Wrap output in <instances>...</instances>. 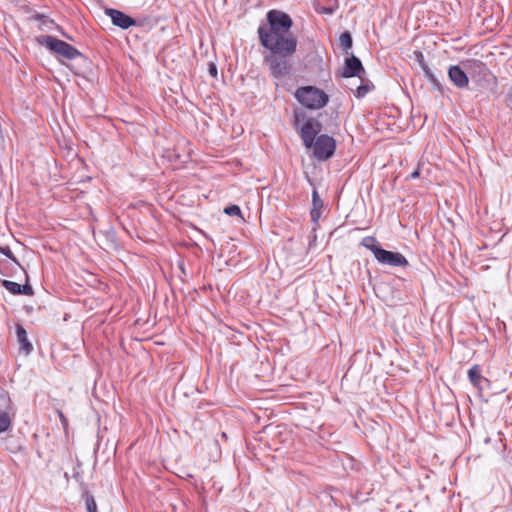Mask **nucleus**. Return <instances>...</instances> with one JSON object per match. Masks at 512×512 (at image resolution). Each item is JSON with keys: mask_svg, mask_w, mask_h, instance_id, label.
<instances>
[{"mask_svg": "<svg viewBox=\"0 0 512 512\" xmlns=\"http://www.w3.org/2000/svg\"><path fill=\"white\" fill-rule=\"evenodd\" d=\"M293 20L289 14L272 9L266 14V23L259 25L257 34L259 42L269 53L264 56L271 75L283 77L291 71L288 61L297 51L298 40L291 32Z\"/></svg>", "mask_w": 512, "mask_h": 512, "instance_id": "f257e3e1", "label": "nucleus"}, {"mask_svg": "<svg viewBox=\"0 0 512 512\" xmlns=\"http://www.w3.org/2000/svg\"><path fill=\"white\" fill-rule=\"evenodd\" d=\"M294 97L297 101L310 110H319L329 102V95L315 86H302L296 89Z\"/></svg>", "mask_w": 512, "mask_h": 512, "instance_id": "f03ea898", "label": "nucleus"}, {"mask_svg": "<svg viewBox=\"0 0 512 512\" xmlns=\"http://www.w3.org/2000/svg\"><path fill=\"white\" fill-rule=\"evenodd\" d=\"M39 42L54 53L67 59H74L79 55L78 50L72 45L53 36H43Z\"/></svg>", "mask_w": 512, "mask_h": 512, "instance_id": "7ed1b4c3", "label": "nucleus"}, {"mask_svg": "<svg viewBox=\"0 0 512 512\" xmlns=\"http://www.w3.org/2000/svg\"><path fill=\"white\" fill-rule=\"evenodd\" d=\"M313 149L314 156L320 160L324 161L333 156L336 148L335 140L328 135H320L313 141V145L311 147Z\"/></svg>", "mask_w": 512, "mask_h": 512, "instance_id": "20e7f679", "label": "nucleus"}, {"mask_svg": "<svg viewBox=\"0 0 512 512\" xmlns=\"http://www.w3.org/2000/svg\"><path fill=\"white\" fill-rule=\"evenodd\" d=\"M376 260L382 264L391 267H407L409 262L400 252L388 251L385 249L377 250Z\"/></svg>", "mask_w": 512, "mask_h": 512, "instance_id": "39448f33", "label": "nucleus"}, {"mask_svg": "<svg viewBox=\"0 0 512 512\" xmlns=\"http://www.w3.org/2000/svg\"><path fill=\"white\" fill-rule=\"evenodd\" d=\"M322 130V124L314 119H308L303 126L301 127V138L304 145L307 148H311L313 145V141L316 140V136Z\"/></svg>", "mask_w": 512, "mask_h": 512, "instance_id": "423d86ee", "label": "nucleus"}, {"mask_svg": "<svg viewBox=\"0 0 512 512\" xmlns=\"http://www.w3.org/2000/svg\"><path fill=\"white\" fill-rule=\"evenodd\" d=\"M105 14L110 17L115 26L122 29H128L129 27L136 25V21L132 17L120 10L108 8L105 10Z\"/></svg>", "mask_w": 512, "mask_h": 512, "instance_id": "0eeeda50", "label": "nucleus"}, {"mask_svg": "<svg viewBox=\"0 0 512 512\" xmlns=\"http://www.w3.org/2000/svg\"><path fill=\"white\" fill-rule=\"evenodd\" d=\"M448 77L457 88H467L469 85L468 76L458 65L449 68Z\"/></svg>", "mask_w": 512, "mask_h": 512, "instance_id": "6e6552de", "label": "nucleus"}, {"mask_svg": "<svg viewBox=\"0 0 512 512\" xmlns=\"http://www.w3.org/2000/svg\"><path fill=\"white\" fill-rule=\"evenodd\" d=\"M361 72H364L361 61L356 56H351L346 59L345 66L342 75L344 77L359 76Z\"/></svg>", "mask_w": 512, "mask_h": 512, "instance_id": "1a4fd4ad", "label": "nucleus"}, {"mask_svg": "<svg viewBox=\"0 0 512 512\" xmlns=\"http://www.w3.org/2000/svg\"><path fill=\"white\" fill-rule=\"evenodd\" d=\"M2 285L6 290L14 295L23 294L32 296L34 294L33 288L28 283L21 285L10 280H3Z\"/></svg>", "mask_w": 512, "mask_h": 512, "instance_id": "9d476101", "label": "nucleus"}, {"mask_svg": "<svg viewBox=\"0 0 512 512\" xmlns=\"http://www.w3.org/2000/svg\"><path fill=\"white\" fill-rule=\"evenodd\" d=\"M312 204L310 215L314 222H317L321 216V209L323 207V201L320 199L319 194L316 190L312 192Z\"/></svg>", "mask_w": 512, "mask_h": 512, "instance_id": "9b49d317", "label": "nucleus"}, {"mask_svg": "<svg viewBox=\"0 0 512 512\" xmlns=\"http://www.w3.org/2000/svg\"><path fill=\"white\" fill-rule=\"evenodd\" d=\"M16 334H17L18 342H19V343H20V345H21V348H22L26 353H29V352L32 350V345H31V343L28 341V338H27V332H26V330L23 328V326H21V325H17V327H16Z\"/></svg>", "mask_w": 512, "mask_h": 512, "instance_id": "f8f14e48", "label": "nucleus"}, {"mask_svg": "<svg viewBox=\"0 0 512 512\" xmlns=\"http://www.w3.org/2000/svg\"><path fill=\"white\" fill-rule=\"evenodd\" d=\"M361 245L366 249L370 250L376 258L377 250H381L382 247L378 244L377 239L374 236H366L361 240Z\"/></svg>", "mask_w": 512, "mask_h": 512, "instance_id": "ddd939ff", "label": "nucleus"}, {"mask_svg": "<svg viewBox=\"0 0 512 512\" xmlns=\"http://www.w3.org/2000/svg\"><path fill=\"white\" fill-rule=\"evenodd\" d=\"M468 377L475 387H479L483 378L480 367L478 365L472 366L468 371Z\"/></svg>", "mask_w": 512, "mask_h": 512, "instance_id": "4468645a", "label": "nucleus"}, {"mask_svg": "<svg viewBox=\"0 0 512 512\" xmlns=\"http://www.w3.org/2000/svg\"><path fill=\"white\" fill-rule=\"evenodd\" d=\"M340 46L347 52L352 47V37L349 32H344L340 36Z\"/></svg>", "mask_w": 512, "mask_h": 512, "instance_id": "2eb2a0df", "label": "nucleus"}, {"mask_svg": "<svg viewBox=\"0 0 512 512\" xmlns=\"http://www.w3.org/2000/svg\"><path fill=\"white\" fill-rule=\"evenodd\" d=\"M224 213L229 215V216H237L239 217L240 219H244L243 218V215H242V212H241V209L238 205H230V206H227L224 208Z\"/></svg>", "mask_w": 512, "mask_h": 512, "instance_id": "dca6fc26", "label": "nucleus"}, {"mask_svg": "<svg viewBox=\"0 0 512 512\" xmlns=\"http://www.w3.org/2000/svg\"><path fill=\"white\" fill-rule=\"evenodd\" d=\"M11 425V419L5 412L0 413V433L5 432Z\"/></svg>", "mask_w": 512, "mask_h": 512, "instance_id": "f3484780", "label": "nucleus"}, {"mask_svg": "<svg viewBox=\"0 0 512 512\" xmlns=\"http://www.w3.org/2000/svg\"><path fill=\"white\" fill-rule=\"evenodd\" d=\"M85 504L87 512H98L97 503L92 495L87 494L85 496Z\"/></svg>", "mask_w": 512, "mask_h": 512, "instance_id": "a211bd4d", "label": "nucleus"}, {"mask_svg": "<svg viewBox=\"0 0 512 512\" xmlns=\"http://www.w3.org/2000/svg\"><path fill=\"white\" fill-rule=\"evenodd\" d=\"M371 88L372 86L369 84H361L357 87L355 91V96L357 98H362L371 90Z\"/></svg>", "mask_w": 512, "mask_h": 512, "instance_id": "6ab92c4d", "label": "nucleus"}, {"mask_svg": "<svg viewBox=\"0 0 512 512\" xmlns=\"http://www.w3.org/2000/svg\"><path fill=\"white\" fill-rule=\"evenodd\" d=\"M0 253L4 254L6 257L11 259L15 264H17L20 267V263L18 262L17 258L14 256L13 252L8 246H0Z\"/></svg>", "mask_w": 512, "mask_h": 512, "instance_id": "aec40b11", "label": "nucleus"}, {"mask_svg": "<svg viewBox=\"0 0 512 512\" xmlns=\"http://www.w3.org/2000/svg\"><path fill=\"white\" fill-rule=\"evenodd\" d=\"M423 69H424V72H425L426 76L428 77V79L432 82H436L434 75L432 74V72L429 70V68L426 65H423Z\"/></svg>", "mask_w": 512, "mask_h": 512, "instance_id": "412c9836", "label": "nucleus"}, {"mask_svg": "<svg viewBox=\"0 0 512 512\" xmlns=\"http://www.w3.org/2000/svg\"><path fill=\"white\" fill-rule=\"evenodd\" d=\"M420 176V171H419V167L410 174L409 178L410 179H416Z\"/></svg>", "mask_w": 512, "mask_h": 512, "instance_id": "4be33fe9", "label": "nucleus"}, {"mask_svg": "<svg viewBox=\"0 0 512 512\" xmlns=\"http://www.w3.org/2000/svg\"><path fill=\"white\" fill-rule=\"evenodd\" d=\"M210 74L212 76H214V77L217 75V69H216V66L214 64L210 65Z\"/></svg>", "mask_w": 512, "mask_h": 512, "instance_id": "5701e85b", "label": "nucleus"}, {"mask_svg": "<svg viewBox=\"0 0 512 512\" xmlns=\"http://www.w3.org/2000/svg\"><path fill=\"white\" fill-rule=\"evenodd\" d=\"M4 268H5V263L4 262H0V272L3 274V275H6L5 272H4Z\"/></svg>", "mask_w": 512, "mask_h": 512, "instance_id": "b1692460", "label": "nucleus"}, {"mask_svg": "<svg viewBox=\"0 0 512 512\" xmlns=\"http://www.w3.org/2000/svg\"><path fill=\"white\" fill-rule=\"evenodd\" d=\"M60 417H61V419H62V421H63V422H66V419H65V417L63 416V414H62V413H60Z\"/></svg>", "mask_w": 512, "mask_h": 512, "instance_id": "393cba45", "label": "nucleus"}]
</instances>
